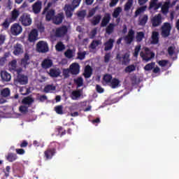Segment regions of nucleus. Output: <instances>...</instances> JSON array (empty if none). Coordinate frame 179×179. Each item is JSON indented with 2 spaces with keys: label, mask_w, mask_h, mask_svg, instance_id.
<instances>
[{
  "label": "nucleus",
  "mask_w": 179,
  "mask_h": 179,
  "mask_svg": "<svg viewBox=\"0 0 179 179\" xmlns=\"http://www.w3.org/2000/svg\"><path fill=\"white\" fill-rule=\"evenodd\" d=\"M50 48H48V43L44 41H40L36 44V51L38 52H42L43 54L48 52Z\"/></svg>",
  "instance_id": "nucleus-5"
},
{
  "label": "nucleus",
  "mask_w": 179,
  "mask_h": 179,
  "mask_svg": "<svg viewBox=\"0 0 179 179\" xmlns=\"http://www.w3.org/2000/svg\"><path fill=\"white\" fill-rule=\"evenodd\" d=\"M148 20H149L148 15H143V17L138 20L139 26H145L146 23H148Z\"/></svg>",
  "instance_id": "nucleus-30"
},
{
  "label": "nucleus",
  "mask_w": 179,
  "mask_h": 179,
  "mask_svg": "<svg viewBox=\"0 0 179 179\" xmlns=\"http://www.w3.org/2000/svg\"><path fill=\"white\" fill-rule=\"evenodd\" d=\"M10 23H13V21H10L9 18H6L4 22L1 24V26L4 29H9V26H10Z\"/></svg>",
  "instance_id": "nucleus-44"
},
{
  "label": "nucleus",
  "mask_w": 179,
  "mask_h": 179,
  "mask_svg": "<svg viewBox=\"0 0 179 179\" xmlns=\"http://www.w3.org/2000/svg\"><path fill=\"white\" fill-rule=\"evenodd\" d=\"M19 110L22 114H26V113L29 112V106L24 105L20 106Z\"/></svg>",
  "instance_id": "nucleus-53"
},
{
  "label": "nucleus",
  "mask_w": 179,
  "mask_h": 179,
  "mask_svg": "<svg viewBox=\"0 0 179 179\" xmlns=\"http://www.w3.org/2000/svg\"><path fill=\"white\" fill-rule=\"evenodd\" d=\"M64 55L66 58H69V59H71V58H73V50L71 49H68L65 52Z\"/></svg>",
  "instance_id": "nucleus-49"
},
{
  "label": "nucleus",
  "mask_w": 179,
  "mask_h": 179,
  "mask_svg": "<svg viewBox=\"0 0 179 179\" xmlns=\"http://www.w3.org/2000/svg\"><path fill=\"white\" fill-rule=\"evenodd\" d=\"M23 52V48L22 46V44L17 43L14 45V51L13 54L14 55H20V54H22Z\"/></svg>",
  "instance_id": "nucleus-25"
},
{
  "label": "nucleus",
  "mask_w": 179,
  "mask_h": 179,
  "mask_svg": "<svg viewBox=\"0 0 179 179\" xmlns=\"http://www.w3.org/2000/svg\"><path fill=\"white\" fill-rule=\"evenodd\" d=\"M155 62L149 63L144 66V70L147 71H152V69L155 68Z\"/></svg>",
  "instance_id": "nucleus-52"
},
{
  "label": "nucleus",
  "mask_w": 179,
  "mask_h": 179,
  "mask_svg": "<svg viewBox=\"0 0 179 179\" xmlns=\"http://www.w3.org/2000/svg\"><path fill=\"white\" fill-rule=\"evenodd\" d=\"M136 69V67L135 66V65L131 64L125 68L124 72H126V73H131V72H134V71H135Z\"/></svg>",
  "instance_id": "nucleus-46"
},
{
  "label": "nucleus",
  "mask_w": 179,
  "mask_h": 179,
  "mask_svg": "<svg viewBox=\"0 0 179 179\" xmlns=\"http://www.w3.org/2000/svg\"><path fill=\"white\" fill-rule=\"evenodd\" d=\"M152 41L151 43L156 45L159 43V33L156 31H152L151 36Z\"/></svg>",
  "instance_id": "nucleus-28"
},
{
  "label": "nucleus",
  "mask_w": 179,
  "mask_h": 179,
  "mask_svg": "<svg viewBox=\"0 0 179 179\" xmlns=\"http://www.w3.org/2000/svg\"><path fill=\"white\" fill-rule=\"evenodd\" d=\"M57 90V87L54 85H47L43 89L45 93H52V92Z\"/></svg>",
  "instance_id": "nucleus-27"
},
{
  "label": "nucleus",
  "mask_w": 179,
  "mask_h": 179,
  "mask_svg": "<svg viewBox=\"0 0 179 179\" xmlns=\"http://www.w3.org/2000/svg\"><path fill=\"white\" fill-rule=\"evenodd\" d=\"M32 12L34 15H38L41 12V9H43V1L40 0H37L33 5H32Z\"/></svg>",
  "instance_id": "nucleus-8"
},
{
  "label": "nucleus",
  "mask_w": 179,
  "mask_h": 179,
  "mask_svg": "<svg viewBox=\"0 0 179 179\" xmlns=\"http://www.w3.org/2000/svg\"><path fill=\"white\" fill-rule=\"evenodd\" d=\"M133 5H134V0H128L124 5V10L125 12H129V10H131V8H132Z\"/></svg>",
  "instance_id": "nucleus-34"
},
{
  "label": "nucleus",
  "mask_w": 179,
  "mask_h": 179,
  "mask_svg": "<svg viewBox=\"0 0 179 179\" xmlns=\"http://www.w3.org/2000/svg\"><path fill=\"white\" fill-rule=\"evenodd\" d=\"M151 23L152 27H159L162 23H163V17H162V14L159 13L155 15L152 19H151Z\"/></svg>",
  "instance_id": "nucleus-7"
},
{
  "label": "nucleus",
  "mask_w": 179,
  "mask_h": 179,
  "mask_svg": "<svg viewBox=\"0 0 179 179\" xmlns=\"http://www.w3.org/2000/svg\"><path fill=\"white\" fill-rule=\"evenodd\" d=\"M143 38H145V33L143 31L137 32L136 36L137 43H141Z\"/></svg>",
  "instance_id": "nucleus-37"
},
{
  "label": "nucleus",
  "mask_w": 179,
  "mask_h": 179,
  "mask_svg": "<svg viewBox=\"0 0 179 179\" xmlns=\"http://www.w3.org/2000/svg\"><path fill=\"white\" fill-rule=\"evenodd\" d=\"M80 96H82V94H80V90L73 91L71 93L72 100H78Z\"/></svg>",
  "instance_id": "nucleus-38"
},
{
  "label": "nucleus",
  "mask_w": 179,
  "mask_h": 179,
  "mask_svg": "<svg viewBox=\"0 0 179 179\" xmlns=\"http://www.w3.org/2000/svg\"><path fill=\"white\" fill-rule=\"evenodd\" d=\"M96 90L98 93H103L104 92V89L101 87L99 85H96Z\"/></svg>",
  "instance_id": "nucleus-64"
},
{
  "label": "nucleus",
  "mask_w": 179,
  "mask_h": 179,
  "mask_svg": "<svg viewBox=\"0 0 179 179\" xmlns=\"http://www.w3.org/2000/svg\"><path fill=\"white\" fill-rule=\"evenodd\" d=\"M1 96L2 97H9L10 96V90L9 88H4L1 92Z\"/></svg>",
  "instance_id": "nucleus-42"
},
{
  "label": "nucleus",
  "mask_w": 179,
  "mask_h": 179,
  "mask_svg": "<svg viewBox=\"0 0 179 179\" xmlns=\"http://www.w3.org/2000/svg\"><path fill=\"white\" fill-rule=\"evenodd\" d=\"M37 40H38V31L37 29H34L29 34L28 41H29V43H36Z\"/></svg>",
  "instance_id": "nucleus-12"
},
{
  "label": "nucleus",
  "mask_w": 179,
  "mask_h": 179,
  "mask_svg": "<svg viewBox=\"0 0 179 179\" xmlns=\"http://www.w3.org/2000/svg\"><path fill=\"white\" fill-rule=\"evenodd\" d=\"M22 30L23 29L22 28V26L18 23L13 24L10 27V33L13 36H19Z\"/></svg>",
  "instance_id": "nucleus-10"
},
{
  "label": "nucleus",
  "mask_w": 179,
  "mask_h": 179,
  "mask_svg": "<svg viewBox=\"0 0 179 179\" xmlns=\"http://www.w3.org/2000/svg\"><path fill=\"white\" fill-rule=\"evenodd\" d=\"M1 78L3 82H10V79H12V76L9 73L6 71H2L1 72Z\"/></svg>",
  "instance_id": "nucleus-24"
},
{
  "label": "nucleus",
  "mask_w": 179,
  "mask_h": 179,
  "mask_svg": "<svg viewBox=\"0 0 179 179\" xmlns=\"http://www.w3.org/2000/svg\"><path fill=\"white\" fill-rule=\"evenodd\" d=\"M64 10L66 17H71L72 16H73V12L75 11V8H73L71 4H66L64 6Z\"/></svg>",
  "instance_id": "nucleus-17"
},
{
  "label": "nucleus",
  "mask_w": 179,
  "mask_h": 179,
  "mask_svg": "<svg viewBox=\"0 0 179 179\" xmlns=\"http://www.w3.org/2000/svg\"><path fill=\"white\" fill-rule=\"evenodd\" d=\"M52 65H54L52 59L48 58L44 59L41 64L43 69H50V68L52 67Z\"/></svg>",
  "instance_id": "nucleus-15"
},
{
  "label": "nucleus",
  "mask_w": 179,
  "mask_h": 179,
  "mask_svg": "<svg viewBox=\"0 0 179 179\" xmlns=\"http://www.w3.org/2000/svg\"><path fill=\"white\" fill-rule=\"evenodd\" d=\"M55 111L59 115H62L64 114V106L62 105H58L55 107Z\"/></svg>",
  "instance_id": "nucleus-39"
},
{
  "label": "nucleus",
  "mask_w": 179,
  "mask_h": 179,
  "mask_svg": "<svg viewBox=\"0 0 179 179\" xmlns=\"http://www.w3.org/2000/svg\"><path fill=\"white\" fill-rule=\"evenodd\" d=\"M121 12H122V8H121V7L116 8L113 11V17L117 19V17L120 16V14L121 13Z\"/></svg>",
  "instance_id": "nucleus-45"
},
{
  "label": "nucleus",
  "mask_w": 179,
  "mask_h": 179,
  "mask_svg": "<svg viewBox=\"0 0 179 179\" xmlns=\"http://www.w3.org/2000/svg\"><path fill=\"white\" fill-rule=\"evenodd\" d=\"M4 173V176L6 178H8V177H9V173H10V166H7L6 167V169L3 171Z\"/></svg>",
  "instance_id": "nucleus-60"
},
{
  "label": "nucleus",
  "mask_w": 179,
  "mask_h": 179,
  "mask_svg": "<svg viewBox=\"0 0 179 179\" xmlns=\"http://www.w3.org/2000/svg\"><path fill=\"white\" fill-rule=\"evenodd\" d=\"M110 58H111V53H106L104 56V62L108 64L110 62Z\"/></svg>",
  "instance_id": "nucleus-61"
},
{
  "label": "nucleus",
  "mask_w": 179,
  "mask_h": 179,
  "mask_svg": "<svg viewBox=\"0 0 179 179\" xmlns=\"http://www.w3.org/2000/svg\"><path fill=\"white\" fill-rule=\"evenodd\" d=\"M74 83L77 85V87L83 86V78H82V77H78L77 79H74Z\"/></svg>",
  "instance_id": "nucleus-48"
},
{
  "label": "nucleus",
  "mask_w": 179,
  "mask_h": 179,
  "mask_svg": "<svg viewBox=\"0 0 179 179\" xmlns=\"http://www.w3.org/2000/svg\"><path fill=\"white\" fill-rule=\"evenodd\" d=\"M22 103L24 104V106H31L33 103H34V99L31 96H28L22 99Z\"/></svg>",
  "instance_id": "nucleus-26"
},
{
  "label": "nucleus",
  "mask_w": 179,
  "mask_h": 179,
  "mask_svg": "<svg viewBox=\"0 0 179 179\" xmlns=\"http://www.w3.org/2000/svg\"><path fill=\"white\" fill-rule=\"evenodd\" d=\"M77 16L80 20H83L86 17V10H83L77 12Z\"/></svg>",
  "instance_id": "nucleus-43"
},
{
  "label": "nucleus",
  "mask_w": 179,
  "mask_h": 179,
  "mask_svg": "<svg viewBox=\"0 0 179 179\" xmlns=\"http://www.w3.org/2000/svg\"><path fill=\"white\" fill-rule=\"evenodd\" d=\"M8 162H10L12 163L13 162H15L17 159V155L14 153H9L6 157Z\"/></svg>",
  "instance_id": "nucleus-40"
},
{
  "label": "nucleus",
  "mask_w": 179,
  "mask_h": 179,
  "mask_svg": "<svg viewBox=\"0 0 179 179\" xmlns=\"http://www.w3.org/2000/svg\"><path fill=\"white\" fill-rule=\"evenodd\" d=\"M93 75V69L90 65L85 66L84 70V78L89 79Z\"/></svg>",
  "instance_id": "nucleus-23"
},
{
  "label": "nucleus",
  "mask_w": 179,
  "mask_h": 179,
  "mask_svg": "<svg viewBox=\"0 0 179 179\" xmlns=\"http://www.w3.org/2000/svg\"><path fill=\"white\" fill-rule=\"evenodd\" d=\"M62 73L64 79H68L70 76L69 73H71V70L69 69H63Z\"/></svg>",
  "instance_id": "nucleus-54"
},
{
  "label": "nucleus",
  "mask_w": 179,
  "mask_h": 179,
  "mask_svg": "<svg viewBox=\"0 0 179 179\" xmlns=\"http://www.w3.org/2000/svg\"><path fill=\"white\" fill-rule=\"evenodd\" d=\"M173 25H171L170 22H164L161 27V36H162L164 38L169 37L171 33Z\"/></svg>",
  "instance_id": "nucleus-3"
},
{
  "label": "nucleus",
  "mask_w": 179,
  "mask_h": 179,
  "mask_svg": "<svg viewBox=\"0 0 179 179\" xmlns=\"http://www.w3.org/2000/svg\"><path fill=\"white\" fill-rule=\"evenodd\" d=\"M81 1L82 0H73L70 6L74 8V9H76V8H78V6H79V5L80 4Z\"/></svg>",
  "instance_id": "nucleus-56"
},
{
  "label": "nucleus",
  "mask_w": 179,
  "mask_h": 179,
  "mask_svg": "<svg viewBox=\"0 0 179 179\" xmlns=\"http://www.w3.org/2000/svg\"><path fill=\"white\" fill-rule=\"evenodd\" d=\"M116 59L120 62H121V59H123L122 62V65H128L131 61L129 59V53L128 52L124 53L122 57L121 55L117 54L116 56Z\"/></svg>",
  "instance_id": "nucleus-9"
},
{
  "label": "nucleus",
  "mask_w": 179,
  "mask_h": 179,
  "mask_svg": "<svg viewBox=\"0 0 179 179\" xmlns=\"http://www.w3.org/2000/svg\"><path fill=\"white\" fill-rule=\"evenodd\" d=\"M134 38H135V31L131 29L129 30L127 35L124 37V40L126 44H131L134 41Z\"/></svg>",
  "instance_id": "nucleus-13"
},
{
  "label": "nucleus",
  "mask_w": 179,
  "mask_h": 179,
  "mask_svg": "<svg viewBox=\"0 0 179 179\" xmlns=\"http://www.w3.org/2000/svg\"><path fill=\"white\" fill-rule=\"evenodd\" d=\"M17 80L20 85H27L29 83V78L24 75H18L17 76Z\"/></svg>",
  "instance_id": "nucleus-22"
},
{
  "label": "nucleus",
  "mask_w": 179,
  "mask_h": 179,
  "mask_svg": "<svg viewBox=\"0 0 179 179\" xmlns=\"http://www.w3.org/2000/svg\"><path fill=\"white\" fill-rule=\"evenodd\" d=\"M77 58L78 59H80V61H83V59H85V58H86V52L85 51L83 52H78Z\"/></svg>",
  "instance_id": "nucleus-58"
},
{
  "label": "nucleus",
  "mask_w": 179,
  "mask_h": 179,
  "mask_svg": "<svg viewBox=\"0 0 179 179\" xmlns=\"http://www.w3.org/2000/svg\"><path fill=\"white\" fill-rule=\"evenodd\" d=\"M96 34H97V29L95 28L91 31L90 38H94V37H96Z\"/></svg>",
  "instance_id": "nucleus-63"
},
{
  "label": "nucleus",
  "mask_w": 179,
  "mask_h": 179,
  "mask_svg": "<svg viewBox=\"0 0 179 179\" xmlns=\"http://www.w3.org/2000/svg\"><path fill=\"white\" fill-rule=\"evenodd\" d=\"M50 78H59L61 76V69H50L48 73Z\"/></svg>",
  "instance_id": "nucleus-21"
},
{
  "label": "nucleus",
  "mask_w": 179,
  "mask_h": 179,
  "mask_svg": "<svg viewBox=\"0 0 179 179\" xmlns=\"http://www.w3.org/2000/svg\"><path fill=\"white\" fill-rule=\"evenodd\" d=\"M52 6V3H48L47 6H45L42 12V15H45L46 22H51L53 20V17L55 16V10L50 9Z\"/></svg>",
  "instance_id": "nucleus-2"
},
{
  "label": "nucleus",
  "mask_w": 179,
  "mask_h": 179,
  "mask_svg": "<svg viewBox=\"0 0 179 179\" xmlns=\"http://www.w3.org/2000/svg\"><path fill=\"white\" fill-rule=\"evenodd\" d=\"M103 80L106 85H110V83H111V80H113V76H111V74H105L103 76Z\"/></svg>",
  "instance_id": "nucleus-33"
},
{
  "label": "nucleus",
  "mask_w": 179,
  "mask_h": 179,
  "mask_svg": "<svg viewBox=\"0 0 179 179\" xmlns=\"http://www.w3.org/2000/svg\"><path fill=\"white\" fill-rule=\"evenodd\" d=\"M115 40L113 38H110L106 43H103L104 45V51H111L114 47Z\"/></svg>",
  "instance_id": "nucleus-19"
},
{
  "label": "nucleus",
  "mask_w": 179,
  "mask_h": 179,
  "mask_svg": "<svg viewBox=\"0 0 179 179\" xmlns=\"http://www.w3.org/2000/svg\"><path fill=\"white\" fill-rule=\"evenodd\" d=\"M64 19H65V17L64 16V13H60L55 15V17H53L52 22L55 24H61Z\"/></svg>",
  "instance_id": "nucleus-18"
},
{
  "label": "nucleus",
  "mask_w": 179,
  "mask_h": 179,
  "mask_svg": "<svg viewBox=\"0 0 179 179\" xmlns=\"http://www.w3.org/2000/svg\"><path fill=\"white\" fill-rule=\"evenodd\" d=\"M66 33H68V27L63 25L56 29L55 34L56 37H64Z\"/></svg>",
  "instance_id": "nucleus-11"
},
{
  "label": "nucleus",
  "mask_w": 179,
  "mask_h": 179,
  "mask_svg": "<svg viewBox=\"0 0 179 179\" xmlns=\"http://www.w3.org/2000/svg\"><path fill=\"white\" fill-rule=\"evenodd\" d=\"M158 1H159V0H150V6L148 7L149 10H150L152 9H154L155 10H156V8H157Z\"/></svg>",
  "instance_id": "nucleus-41"
},
{
  "label": "nucleus",
  "mask_w": 179,
  "mask_h": 179,
  "mask_svg": "<svg viewBox=\"0 0 179 179\" xmlns=\"http://www.w3.org/2000/svg\"><path fill=\"white\" fill-rule=\"evenodd\" d=\"M100 20H101V15H97L94 16L93 20L91 21L92 24L93 26H97L99 23H100Z\"/></svg>",
  "instance_id": "nucleus-32"
},
{
  "label": "nucleus",
  "mask_w": 179,
  "mask_h": 179,
  "mask_svg": "<svg viewBox=\"0 0 179 179\" xmlns=\"http://www.w3.org/2000/svg\"><path fill=\"white\" fill-rule=\"evenodd\" d=\"M57 143H52L44 151L45 160H51L54 156L57 154Z\"/></svg>",
  "instance_id": "nucleus-1"
},
{
  "label": "nucleus",
  "mask_w": 179,
  "mask_h": 179,
  "mask_svg": "<svg viewBox=\"0 0 179 179\" xmlns=\"http://www.w3.org/2000/svg\"><path fill=\"white\" fill-rule=\"evenodd\" d=\"M118 85H120V80L117 78H113L109 84V85H110L112 89H115L118 87Z\"/></svg>",
  "instance_id": "nucleus-36"
},
{
  "label": "nucleus",
  "mask_w": 179,
  "mask_h": 179,
  "mask_svg": "<svg viewBox=\"0 0 179 179\" xmlns=\"http://www.w3.org/2000/svg\"><path fill=\"white\" fill-rule=\"evenodd\" d=\"M139 51H141V45H136L134 49V57L135 58H138V55H139Z\"/></svg>",
  "instance_id": "nucleus-57"
},
{
  "label": "nucleus",
  "mask_w": 179,
  "mask_h": 179,
  "mask_svg": "<svg viewBox=\"0 0 179 179\" xmlns=\"http://www.w3.org/2000/svg\"><path fill=\"white\" fill-rule=\"evenodd\" d=\"M96 10H97V8H94L90 10L87 17H92L94 16V15L96 14Z\"/></svg>",
  "instance_id": "nucleus-59"
},
{
  "label": "nucleus",
  "mask_w": 179,
  "mask_h": 179,
  "mask_svg": "<svg viewBox=\"0 0 179 179\" xmlns=\"http://www.w3.org/2000/svg\"><path fill=\"white\" fill-rule=\"evenodd\" d=\"M148 8V6H143L140 8H138L136 11H135V17H137V16H139L141 13H143Z\"/></svg>",
  "instance_id": "nucleus-35"
},
{
  "label": "nucleus",
  "mask_w": 179,
  "mask_h": 179,
  "mask_svg": "<svg viewBox=\"0 0 179 179\" xmlns=\"http://www.w3.org/2000/svg\"><path fill=\"white\" fill-rule=\"evenodd\" d=\"M140 57H141L143 61H145V62H149L152 58H155V52H151L149 48H145V52H141Z\"/></svg>",
  "instance_id": "nucleus-4"
},
{
  "label": "nucleus",
  "mask_w": 179,
  "mask_h": 179,
  "mask_svg": "<svg viewBox=\"0 0 179 179\" xmlns=\"http://www.w3.org/2000/svg\"><path fill=\"white\" fill-rule=\"evenodd\" d=\"M70 73L71 75H79V72H80V66L78 63H73L70 65L69 69Z\"/></svg>",
  "instance_id": "nucleus-14"
},
{
  "label": "nucleus",
  "mask_w": 179,
  "mask_h": 179,
  "mask_svg": "<svg viewBox=\"0 0 179 179\" xmlns=\"http://www.w3.org/2000/svg\"><path fill=\"white\" fill-rule=\"evenodd\" d=\"M111 20V14L107 13L105 14L101 22V27H106Z\"/></svg>",
  "instance_id": "nucleus-20"
},
{
  "label": "nucleus",
  "mask_w": 179,
  "mask_h": 179,
  "mask_svg": "<svg viewBox=\"0 0 179 179\" xmlns=\"http://www.w3.org/2000/svg\"><path fill=\"white\" fill-rule=\"evenodd\" d=\"M19 16H20V11L16 8H14L10 13V17L8 19L13 23L17 20Z\"/></svg>",
  "instance_id": "nucleus-16"
},
{
  "label": "nucleus",
  "mask_w": 179,
  "mask_h": 179,
  "mask_svg": "<svg viewBox=\"0 0 179 179\" xmlns=\"http://www.w3.org/2000/svg\"><path fill=\"white\" fill-rule=\"evenodd\" d=\"M30 57L29 56V54L25 53L24 58L21 59V65L22 66H24L26 68L27 65H29Z\"/></svg>",
  "instance_id": "nucleus-31"
},
{
  "label": "nucleus",
  "mask_w": 179,
  "mask_h": 179,
  "mask_svg": "<svg viewBox=\"0 0 179 179\" xmlns=\"http://www.w3.org/2000/svg\"><path fill=\"white\" fill-rule=\"evenodd\" d=\"M176 51V48L173 46H169L168 48V54L170 57H173L174 55V52Z\"/></svg>",
  "instance_id": "nucleus-55"
},
{
  "label": "nucleus",
  "mask_w": 179,
  "mask_h": 179,
  "mask_svg": "<svg viewBox=\"0 0 179 179\" xmlns=\"http://www.w3.org/2000/svg\"><path fill=\"white\" fill-rule=\"evenodd\" d=\"M56 50L58 52L64 51L65 50V45L62 42H59L55 45Z\"/></svg>",
  "instance_id": "nucleus-47"
},
{
  "label": "nucleus",
  "mask_w": 179,
  "mask_h": 179,
  "mask_svg": "<svg viewBox=\"0 0 179 179\" xmlns=\"http://www.w3.org/2000/svg\"><path fill=\"white\" fill-rule=\"evenodd\" d=\"M19 22H20L22 26H30L31 24V17H30V15L27 13H23L19 18Z\"/></svg>",
  "instance_id": "nucleus-6"
},
{
  "label": "nucleus",
  "mask_w": 179,
  "mask_h": 179,
  "mask_svg": "<svg viewBox=\"0 0 179 179\" xmlns=\"http://www.w3.org/2000/svg\"><path fill=\"white\" fill-rule=\"evenodd\" d=\"M114 24L110 23L109 25L106 27V31L107 34H111L114 31Z\"/></svg>",
  "instance_id": "nucleus-51"
},
{
  "label": "nucleus",
  "mask_w": 179,
  "mask_h": 179,
  "mask_svg": "<svg viewBox=\"0 0 179 179\" xmlns=\"http://www.w3.org/2000/svg\"><path fill=\"white\" fill-rule=\"evenodd\" d=\"M169 9H170V1H166L162 7V12L164 15L169 13Z\"/></svg>",
  "instance_id": "nucleus-29"
},
{
  "label": "nucleus",
  "mask_w": 179,
  "mask_h": 179,
  "mask_svg": "<svg viewBox=\"0 0 179 179\" xmlns=\"http://www.w3.org/2000/svg\"><path fill=\"white\" fill-rule=\"evenodd\" d=\"M17 64V62L15 59H13L10 62V66L11 67V69H13V71H15V69H16Z\"/></svg>",
  "instance_id": "nucleus-62"
},
{
  "label": "nucleus",
  "mask_w": 179,
  "mask_h": 179,
  "mask_svg": "<svg viewBox=\"0 0 179 179\" xmlns=\"http://www.w3.org/2000/svg\"><path fill=\"white\" fill-rule=\"evenodd\" d=\"M100 44H101V41H92L90 44V48H92V50H96V47H98Z\"/></svg>",
  "instance_id": "nucleus-50"
}]
</instances>
